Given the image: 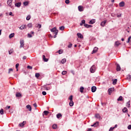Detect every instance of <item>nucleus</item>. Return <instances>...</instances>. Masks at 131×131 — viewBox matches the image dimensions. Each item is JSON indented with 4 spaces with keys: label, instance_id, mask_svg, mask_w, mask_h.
Returning <instances> with one entry per match:
<instances>
[{
    "label": "nucleus",
    "instance_id": "61",
    "mask_svg": "<svg viewBox=\"0 0 131 131\" xmlns=\"http://www.w3.org/2000/svg\"><path fill=\"white\" fill-rule=\"evenodd\" d=\"M27 58V57H26L25 56H23V60H26Z\"/></svg>",
    "mask_w": 131,
    "mask_h": 131
},
{
    "label": "nucleus",
    "instance_id": "11",
    "mask_svg": "<svg viewBox=\"0 0 131 131\" xmlns=\"http://www.w3.org/2000/svg\"><path fill=\"white\" fill-rule=\"evenodd\" d=\"M22 3L21 2L16 3L15 4V7H17V8H20L21 7V5Z\"/></svg>",
    "mask_w": 131,
    "mask_h": 131
},
{
    "label": "nucleus",
    "instance_id": "57",
    "mask_svg": "<svg viewBox=\"0 0 131 131\" xmlns=\"http://www.w3.org/2000/svg\"><path fill=\"white\" fill-rule=\"evenodd\" d=\"M84 27H85L86 28H88L89 25L86 24H84Z\"/></svg>",
    "mask_w": 131,
    "mask_h": 131
},
{
    "label": "nucleus",
    "instance_id": "48",
    "mask_svg": "<svg viewBox=\"0 0 131 131\" xmlns=\"http://www.w3.org/2000/svg\"><path fill=\"white\" fill-rule=\"evenodd\" d=\"M24 6H28V2H24Z\"/></svg>",
    "mask_w": 131,
    "mask_h": 131
},
{
    "label": "nucleus",
    "instance_id": "20",
    "mask_svg": "<svg viewBox=\"0 0 131 131\" xmlns=\"http://www.w3.org/2000/svg\"><path fill=\"white\" fill-rule=\"evenodd\" d=\"M16 97H22V94L19 92L16 93L15 95Z\"/></svg>",
    "mask_w": 131,
    "mask_h": 131
},
{
    "label": "nucleus",
    "instance_id": "55",
    "mask_svg": "<svg viewBox=\"0 0 131 131\" xmlns=\"http://www.w3.org/2000/svg\"><path fill=\"white\" fill-rule=\"evenodd\" d=\"M61 51H62L61 50H58V53H59V54H62V53H63V52H62Z\"/></svg>",
    "mask_w": 131,
    "mask_h": 131
},
{
    "label": "nucleus",
    "instance_id": "38",
    "mask_svg": "<svg viewBox=\"0 0 131 131\" xmlns=\"http://www.w3.org/2000/svg\"><path fill=\"white\" fill-rule=\"evenodd\" d=\"M0 114L1 115H4V109L2 108L1 110H0Z\"/></svg>",
    "mask_w": 131,
    "mask_h": 131
},
{
    "label": "nucleus",
    "instance_id": "56",
    "mask_svg": "<svg viewBox=\"0 0 131 131\" xmlns=\"http://www.w3.org/2000/svg\"><path fill=\"white\" fill-rule=\"evenodd\" d=\"M33 106L34 107H35V109H36V107H37V104H36V103H34Z\"/></svg>",
    "mask_w": 131,
    "mask_h": 131
},
{
    "label": "nucleus",
    "instance_id": "25",
    "mask_svg": "<svg viewBox=\"0 0 131 131\" xmlns=\"http://www.w3.org/2000/svg\"><path fill=\"white\" fill-rule=\"evenodd\" d=\"M69 105H70V107L73 106V105H74V102H73V100L70 101V102L69 103Z\"/></svg>",
    "mask_w": 131,
    "mask_h": 131
},
{
    "label": "nucleus",
    "instance_id": "1",
    "mask_svg": "<svg viewBox=\"0 0 131 131\" xmlns=\"http://www.w3.org/2000/svg\"><path fill=\"white\" fill-rule=\"evenodd\" d=\"M51 32H55V35L54 36V38H56L57 37V35H58V32H59V31L57 30V28L56 27L53 28V29H51Z\"/></svg>",
    "mask_w": 131,
    "mask_h": 131
},
{
    "label": "nucleus",
    "instance_id": "37",
    "mask_svg": "<svg viewBox=\"0 0 131 131\" xmlns=\"http://www.w3.org/2000/svg\"><path fill=\"white\" fill-rule=\"evenodd\" d=\"M116 82H117V79H115L113 81V84L115 85V84H116Z\"/></svg>",
    "mask_w": 131,
    "mask_h": 131
},
{
    "label": "nucleus",
    "instance_id": "28",
    "mask_svg": "<svg viewBox=\"0 0 131 131\" xmlns=\"http://www.w3.org/2000/svg\"><path fill=\"white\" fill-rule=\"evenodd\" d=\"M123 97L122 96H120L118 99L117 101H123Z\"/></svg>",
    "mask_w": 131,
    "mask_h": 131
},
{
    "label": "nucleus",
    "instance_id": "3",
    "mask_svg": "<svg viewBox=\"0 0 131 131\" xmlns=\"http://www.w3.org/2000/svg\"><path fill=\"white\" fill-rule=\"evenodd\" d=\"M47 85H50V84H46L43 86V88L46 90V91H50L52 89V86H47Z\"/></svg>",
    "mask_w": 131,
    "mask_h": 131
},
{
    "label": "nucleus",
    "instance_id": "53",
    "mask_svg": "<svg viewBox=\"0 0 131 131\" xmlns=\"http://www.w3.org/2000/svg\"><path fill=\"white\" fill-rule=\"evenodd\" d=\"M28 37L29 38H31V37H32V35L31 34L28 33Z\"/></svg>",
    "mask_w": 131,
    "mask_h": 131
},
{
    "label": "nucleus",
    "instance_id": "59",
    "mask_svg": "<svg viewBox=\"0 0 131 131\" xmlns=\"http://www.w3.org/2000/svg\"><path fill=\"white\" fill-rule=\"evenodd\" d=\"M92 27H93V26H92L91 25H88V27L87 28H92Z\"/></svg>",
    "mask_w": 131,
    "mask_h": 131
},
{
    "label": "nucleus",
    "instance_id": "22",
    "mask_svg": "<svg viewBox=\"0 0 131 131\" xmlns=\"http://www.w3.org/2000/svg\"><path fill=\"white\" fill-rule=\"evenodd\" d=\"M26 108L27 109H29V111H31L32 110V108H31V106H30V105L28 104L26 106Z\"/></svg>",
    "mask_w": 131,
    "mask_h": 131
},
{
    "label": "nucleus",
    "instance_id": "21",
    "mask_svg": "<svg viewBox=\"0 0 131 131\" xmlns=\"http://www.w3.org/2000/svg\"><path fill=\"white\" fill-rule=\"evenodd\" d=\"M120 45H121V43H120V42H119L118 41H116L115 43V46L116 47H119V46H120Z\"/></svg>",
    "mask_w": 131,
    "mask_h": 131
},
{
    "label": "nucleus",
    "instance_id": "12",
    "mask_svg": "<svg viewBox=\"0 0 131 131\" xmlns=\"http://www.w3.org/2000/svg\"><path fill=\"white\" fill-rule=\"evenodd\" d=\"M20 30H23V29H26V25H23L19 27Z\"/></svg>",
    "mask_w": 131,
    "mask_h": 131
},
{
    "label": "nucleus",
    "instance_id": "36",
    "mask_svg": "<svg viewBox=\"0 0 131 131\" xmlns=\"http://www.w3.org/2000/svg\"><path fill=\"white\" fill-rule=\"evenodd\" d=\"M127 79L128 80H130V79H131V75H128L127 76Z\"/></svg>",
    "mask_w": 131,
    "mask_h": 131
},
{
    "label": "nucleus",
    "instance_id": "27",
    "mask_svg": "<svg viewBox=\"0 0 131 131\" xmlns=\"http://www.w3.org/2000/svg\"><path fill=\"white\" fill-rule=\"evenodd\" d=\"M66 61H67L66 58H63L61 60V63L64 64V63H66Z\"/></svg>",
    "mask_w": 131,
    "mask_h": 131
},
{
    "label": "nucleus",
    "instance_id": "47",
    "mask_svg": "<svg viewBox=\"0 0 131 131\" xmlns=\"http://www.w3.org/2000/svg\"><path fill=\"white\" fill-rule=\"evenodd\" d=\"M68 48H69V49L72 48V43L70 42V44L68 45Z\"/></svg>",
    "mask_w": 131,
    "mask_h": 131
},
{
    "label": "nucleus",
    "instance_id": "46",
    "mask_svg": "<svg viewBox=\"0 0 131 131\" xmlns=\"http://www.w3.org/2000/svg\"><path fill=\"white\" fill-rule=\"evenodd\" d=\"M67 71H63L62 72L61 74H62V75H65V74H67Z\"/></svg>",
    "mask_w": 131,
    "mask_h": 131
},
{
    "label": "nucleus",
    "instance_id": "17",
    "mask_svg": "<svg viewBox=\"0 0 131 131\" xmlns=\"http://www.w3.org/2000/svg\"><path fill=\"white\" fill-rule=\"evenodd\" d=\"M122 112H123V113H127V112H128L127 108L126 107H124L122 109Z\"/></svg>",
    "mask_w": 131,
    "mask_h": 131
},
{
    "label": "nucleus",
    "instance_id": "58",
    "mask_svg": "<svg viewBox=\"0 0 131 131\" xmlns=\"http://www.w3.org/2000/svg\"><path fill=\"white\" fill-rule=\"evenodd\" d=\"M130 38H131L130 37H128V40L126 41V42H127V43L129 42V40H130Z\"/></svg>",
    "mask_w": 131,
    "mask_h": 131
},
{
    "label": "nucleus",
    "instance_id": "5",
    "mask_svg": "<svg viewBox=\"0 0 131 131\" xmlns=\"http://www.w3.org/2000/svg\"><path fill=\"white\" fill-rule=\"evenodd\" d=\"M116 65H117V67H116L117 71H120V70H121V68H120V66L118 63H117Z\"/></svg>",
    "mask_w": 131,
    "mask_h": 131
},
{
    "label": "nucleus",
    "instance_id": "42",
    "mask_svg": "<svg viewBox=\"0 0 131 131\" xmlns=\"http://www.w3.org/2000/svg\"><path fill=\"white\" fill-rule=\"evenodd\" d=\"M36 27H37V28H38L39 29L41 28V25L39 24H38Z\"/></svg>",
    "mask_w": 131,
    "mask_h": 131
},
{
    "label": "nucleus",
    "instance_id": "45",
    "mask_svg": "<svg viewBox=\"0 0 131 131\" xmlns=\"http://www.w3.org/2000/svg\"><path fill=\"white\" fill-rule=\"evenodd\" d=\"M15 68L16 69V71H18V68H19V63H17L15 65Z\"/></svg>",
    "mask_w": 131,
    "mask_h": 131
},
{
    "label": "nucleus",
    "instance_id": "16",
    "mask_svg": "<svg viewBox=\"0 0 131 131\" xmlns=\"http://www.w3.org/2000/svg\"><path fill=\"white\" fill-rule=\"evenodd\" d=\"M25 124H26V121H24L21 123L19 124V126H24Z\"/></svg>",
    "mask_w": 131,
    "mask_h": 131
},
{
    "label": "nucleus",
    "instance_id": "40",
    "mask_svg": "<svg viewBox=\"0 0 131 131\" xmlns=\"http://www.w3.org/2000/svg\"><path fill=\"white\" fill-rule=\"evenodd\" d=\"M69 100H70V101H73V96L71 95L69 98Z\"/></svg>",
    "mask_w": 131,
    "mask_h": 131
},
{
    "label": "nucleus",
    "instance_id": "26",
    "mask_svg": "<svg viewBox=\"0 0 131 131\" xmlns=\"http://www.w3.org/2000/svg\"><path fill=\"white\" fill-rule=\"evenodd\" d=\"M56 117L59 119V118L62 117V114H61V113H58L56 115Z\"/></svg>",
    "mask_w": 131,
    "mask_h": 131
},
{
    "label": "nucleus",
    "instance_id": "2",
    "mask_svg": "<svg viewBox=\"0 0 131 131\" xmlns=\"http://www.w3.org/2000/svg\"><path fill=\"white\" fill-rule=\"evenodd\" d=\"M96 69H97L96 68V66L93 65L90 68V72H91V73H94Z\"/></svg>",
    "mask_w": 131,
    "mask_h": 131
},
{
    "label": "nucleus",
    "instance_id": "44",
    "mask_svg": "<svg viewBox=\"0 0 131 131\" xmlns=\"http://www.w3.org/2000/svg\"><path fill=\"white\" fill-rule=\"evenodd\" d=\"M28 27H29V28H31L32 27V24H31V23L28 24Z\"/></svg>",
    "mask_w": 131,
    "mask_h": 131
},
{
    "label": "nucleus",
    "instance_id": "64",
    "mask_svg": "<svg viewBox=\"0 0 131 131\" xmlns=\"http://www.w3.org/2000/svg\"><path fill=\"white\" fill-rule=\"evenodd\" d=\"M117 126H118V125H117V124H116V125H115V126L113 127H115V128H116V127H117Z\"/></svg>",
    "mask_w": 131,
    "mask_h": 131
},
{
    "label": "nucleus",
    "instance_id": "60",
    "mask_svg": "<svg viewBox=\"0 0 131 131\" xmlns=\"http://www.w3.org/2000/svg\"><path fill=\"white\" fill-rule=\"evenodd\" d=\"M128 129H131V125H129L127 127Z\"/></svg>",
    "mask_w": 131,
    "mask_h": 131
},
{
    "label": "nucleus",
    "instance_id": "19",
    "mask_svg": "<svg viewBox=\"0 0 131 131\" xmlns=\"http://www.w3.org/2000/svg\"><path fill=\"white\" fill-rule=\"evenodd\" d=\"M84 24H85V20L83 19L81 20V23L80 24V26H82L83 25H84Z\"/></svg>",
    "mask_w": 131,
    "mask_h": 131
},
{
    "label": "nucleus",
    "instance_id": "29",
    "mask_svg": "<svg viewBox=\"0 0 131 131\" xmlns=\"http://www.w3.org/2000/svg\"><path fill=\"white\" fill-rule=\"evenodd\" d=\"M14 36H15V33H12L9 35V38H12V37H14Z\"/></svg>",
    "mask_w": 131,
    "mask_h": 131
},
{
    "label": "nucleus",
    "instance_id": "62",
    "mask_svg": "<svg viewBox=\"0 0 131 131\" xmlns=\"http://www.w3.org/2000/svg\"><path fill=\"white\" fill-rule=\"evenodd\" d=\"M9 15H10V16H13V13H12V12H10L9 13Z\"/></svg>",
    "mask_w": 131,
    "mask_h": 131
},
{
    "label": "nucleus",
    "instance_id": "31",
    "mask_svg": "<svg viewBox=\"0 0 131 131\" xmlns=\"http://www.w3.org/2000/svg\"><path fill=\"white\" fill-rule=\"evenodd\" d=\"M14 52V49H11L9 51V55H12V53Z\"/></svg>",
    "mask_w": 131,
    "mask_h": 131
},
{
    "label": "nucleus",
    "instance_id": "18",
    "mask_svg": "<svg viewBox=\"0 0 131 131\" xmlns=\"http://www.w3.org/2000/svg\"><path fill=\"white\" fill-rule=\"evenodd\" d=\"M124 2H121L119 4V7H124Z\"/></svg>",
    "mask_w": 131,
    "mask_h": 131
},
{
    "label": "nucleus",
    "instance_id": "39",
    "mask_svg": "<svg viewBox=\"0 0 131 131\" xmlns=\"http://www.w3.org/2000/svg\"><path fill=\"white\" fill-rule=\"evenodd\" d=\"M129 103H130V101H128L126 103V107H128V108H129V106H130Z\"/></svg>",
    "mask_w": 131,
    "mask_h": 131
},
{
    "label": "nucleus",
    "instance_id": "13",
    "mask_svg": "<svg viewBox=\"0 0 131 131\" xmlns=\"http://www.w3.org/2000/svg\"><path fill=\"white\" fill-rule=\"evenodd\" d=\"M78 9L79 11V12H82L83 11V7L81 6H79L78 7Z\"/></svg>",
    "mask_w": 131,
    "mask_h": 131
},
{
    "label": "nucleus",
    "instance_id": "4",
    "mask_svg": "<svg viewBox=\"0 0 131 131\" xmlns=\"http://www.w3.org/2000/svg\"><path fill=\"white\" fill-rule=\"evenodd\" d=\"M12 3H13V0H8L7 5H8L9 7H12Z\"/></svg>",
    "mask_w": 131,
    "mask_h": 131
},
{
    "label": "nucleus",
    "instance_id": "49",
    "mask_svg": "<svg viewBox=\"0 0 131 131\" xmlns=\"http://www.w3.org/2000/svg\"><path fill=\"white\" fill-rule=\"evenodd\" d=\"M13 71V69L11 68L8 70V73L10 74L11 73V72Z\"/></svg>",
    "mask_w": 131,
    "mask_h": 131
},
{
    "label": "nucleus",
    "instance_id": "43",
    "mask_svg": "<svg viewBox=\"0 0 131 131\" xmlns=\"http://www.w3.org/2000/svg\"><path fill=\"white\" fill-rule=\"evenodd\" d=\"M43 113L45 115H48V114H49V113H50V112H49V111H45L43 112Z\"/></svg>",
    "mask_w": 131,
    "mask_h": 131
},
{
    "label": "nucleus",
    "instance_id": "34",
    "mask_svg": "<svg viewBox=\"0 0 131 131\" xmlns=\"http://www.w3.org/2000/svg\"><path fill=\"white\" fill-rule=\"evenodd\" d=\"M64 29H65V27H64L63 26L59 27L60 30L63 31V30H64Z\"/></svg>",
    "mask_w": 131,
    "mask_h": 131
},
{
    "label": "nucleus",
    "instance_id": "6",
    "mask_svg": "<svg viewBox=\"0 0 131 131\" xmlns=\"http://www.w3.org/2000/svg\"><path fill=\"white\" fill-rule=\"evenodd\" d=\"M20 48H23L24 47V40H20Z\"/></svg>",
    "mask_w": 131,
    "mask_h": 131
},
{
    "label": "nucleus",
    "instance_id": "7",
    "mask_svg": "<svg viewBox=\"0 0 131 131\" xmlns=\"http://www.w3.org/2000/svg\"><path fill=\"white\" fill-rule=\"evenodd\" d=\"M77 35L78 38H81V39L83 38V36L80 33H77Z\"/></svg>",
    "mask_w": 131,
    "mask_h": 131
},
{
    "label": "nucleus",
    "instance_id": "15",
    "mask_svg": "<svg viewBox=\"0 0 131 131\" xmlns=\"http://www.w3.org/2000/svg\"><path fill=\"white\" fill-rule=\"evenodd\" d=\"M112 91H114V88L108 89V95H111V93H112Z\"/></svg>",
    "mask_w": 131,
    "mask_h": 131
},
{
    "label": "nucleus",
    "instance_id": "52",
    "mask_svg": "<svg viewBox=\"0 0 131 131\" xmlns=\"http://www.w3.org/2000/svg\"><path fill=\"white\" fill-rule=\"evenodd\" d=\"M27 68H28V69H30V70H31V69H32V67H31V66H27Z\"/></svg>",
    "mask_w": 131,
    "mask_h": 131
},
{
    "label": "nucleus",
    "instance_id": "10",
    "mask_svg": "<svg viewBox=\"0 0 131 131\" xmlns=\"http://www.w3.org/2000/svg\"><path fill=\"white\" fill-rule=\"evenodd\" d=\"M91 91H92V93H95V92H96V91H97V87H96L95 86H92L91 88Z\"/></svg>",
    "mask_w": 131,
    "mask_h": 131
},
{
    "label": "nucleus",
    "instance_id": "50",
    "mask_svg": "<svg viewBox=\"0 0 131 131\" xmlns=\"http://www.w3.org/2000/svg\"><path fill=\"white\" fill-rule=\"evenodd\" d=\"M42 94L43 95V96H46V95H47V92H46V91H43L42 92Z\"/></svg>",
    "mask_w": 131,
    "mask_h": 131
},
{
    "label": "nucleus",
    "instance_id": "63",
    "mask_svg": "<svg viewBox=\"0 0 131 131\" xmlns=\"http://www.w3.org/2000/svg\"><path fill=\"white\" fill-rule=\"evenodd\" d=\"M6 108H7V109H10L11 108L10 106H7Z\"/></svg>",
    "mask_w": 131,
    "mask_h": 131
},
{
    "label": "nucleus",
    "instance_id": "54",
    "mask_svg": "<svg viewBox=\"0 0 131 131\" xmlns=\"http://www.w3.org/2000/svg\"><path fill=\"white\" fill-rule=\"evenodd\" d=\"M65 3H66V4L68 5V4H69V3H70V2L69 1V0H66Z\"/></svg>",
    "mask_w": 131,
    "mask_h": 131
},
{
    "label": "nucleus",
    "instance_id": "41",
    "mask_svg": "<svg viewBox=\"0 0 131 131\" xmlns=\"http://www.w3.org/2000/svg\"><path fill=\"white\" fill-rule=\"evenodd\" d=\"M31 18V16L30 15H28L26 17V20H27V21H29V20H30Z\"/></svg>",
    "mask_w": 131,
    "mask_h": 131
},
{
    "label": "nucleus",
    "instance_id": "33",
    "mask_svg": "<svg viewBox=\"0 0 131 131\" xmlns=\"http://www.w3.org/2000/svg\"><path fill=\"white\" fill-rule=\"evenodd\" d=\"M57 124H54L52 125V128H53V129H56V128H57Z\"/></svg>",
    "mask_w": 131,
    "mask_h": 131
},
{
    "label": "nucleus",
    "instance_id": "23",
    "mask_svg": "<svg viewBox=\"0 0 131 131\" xmlns=\"http://www.w3.org/2000/svg\"><path fill=\"white\" fill-rule=\"evenodd\" d=\"M95 118H97L98 119H100V118H101V116L99 114H96L95 115Z\"/></svg>",
    "mask_w": 131,
    "mask_h": 131
},
{
    "label": "nucleus",
    "instance_id": "51",
    "mask_svg": "<svg viewBox=\"0 0 131 131\" xmlns=\"http://www.w3.org/2000/svg\"><path fill=\"white\" fill-rule=\"evenodd\" d=\"M115 127H112L110 128L108 131H113V129H114Z\"/></svg>",
    "mask_w": 131,
    "mask_h": 131
},
{
    "label": "nucleus",
    "instance_id": "14",
    "mask_svg": "<svg viewBox=\"0 0 131 131\" xmlns=\"http://www.w3.org/2000/svg\"><path fill=\"white\" fill-rule=\"evenodd\" d=\"M98 49L99 48H98L97 47H95L92 51V54H95V53H97V52H98Z\"/></svg>",
    "mask_w": 131,
    "mask_h": 131
},
{
    "label": "nucleus",
    "instance_id": "35",
    "mask_svg": "<svg viewBox=\"0 0 131 131\" xmlns=\"http://www.w3.org/2000/svg\"><path fill=\"white\" fill-rule=\"evenodd\" d=\"M39 76H40V74H39V73H36L35 74V77H36L37 78H38V77H39Z\"/></svg>",
    "mask_w": 131,
    "mask_h": 131
},
{
    "label": "nucleus",
    "instance_id": "24",
    "mask_svg": "<svg viewBox=\"0 0 131 131\" xmlns=\"http://www.w3.org/2000/svg\"><path fill=\"white\" fill-rule=\"evenodd\" d=\"M43 60H44L45 62H48L49 61V59L48 58H46V56L42 55Z\"/></svg>",
    "mask_w": 131,
    "mask_h": 131
},
{
    "label": "nucleus",
    "instance_id": "32",
    "mask_svg": "<svg viewBox=\"0 0 131 131\" xmlns=\"http://www.w3.org/2000/svg\"><path fill=\"white\" fill-rule=\"evenodd\" d=\"M83 90H84V88H83V86H81L80 88V93H83Z\"/></svg>",
    "mask_w": 131,
    "mask_h": 131
},
{
    "label": "nucleus",
    "instance_id": "9",
    "mask_svg": "<svg viewBox=\"0 0 131 131\" xmlns=\"http://www.w3.org/2000/svg\"><path fill=\"white\" fill-rule=\"evenodd\" d=\"M106 23H107L106 20L102 21L100 24L101 26H102V27H104V26H105V25H106Z\"/></svg>",
    "mask_w": 131,
    "mask_h": 131
},
{
    "label": "nucleus",
    "instance_id": "30",
    "mask_svg": "<svg viewBox=\"0 0 131 131\" xmlns=\"http://www.w3.org/2000/svg\"><path fill=\"white\" fill-rule=\"evenodd\" d=\"M96 21H95V19H92L91 20L89 21V24H94V23H95Z\"/></svg>",
    "mask_w": 131,
    "mask_h": 131
},
{
    "label": "nucleus",
    "instance_id": "8",
    "mask_svg": "<svg viewBox=\"0 0 131 131\" xmlns=\"http://www.w3.org/2000/svg\"><path fill=\"white\" fill-rule=\"evenodd\" d=\"M99 126V122L96 121L94 124L91 125V126H94V127H97V126Z\"/></svg>",
    "mask_w": 131,
    "mask_h": 131
}]
</instances>
